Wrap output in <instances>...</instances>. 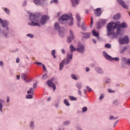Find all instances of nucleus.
<instances>
[{"label":"nucleus","instance_id":"11","mask_svg":"<svg viewBox=\"0 0 130 130\" xmlns=\"http://www.w3.org/2000/svg\"><path fill=\"white\" fill-rule=\"evenodd\" d=\"M49 19V17L48 16L44 15L41 18L40 23L42 24V25H44L45 23H46L47 20Z\"/></svg>","mask_w":130,"mask_h":130},{"label":"nucleus","instance_id":"23","mask_svg":"<svg viewBox=\"0 0 130 130\" xmlns=\"http://www.w3.org/2000/svg\"><path fill=\"white\" fill-rule=\"evenodd\" d=\"M95 70L99 74H103V71H102V69H101V68H99L97 67V68H95Z\"/></svg>","mask_w":130,"mask_h":130},{"label":"nucleus","instance_id":"59","mask_svg":"<svg viewBox=\"0 0 130 130\" xmlns=\"http://www.w3.org/2000/svg\"><path fill=\"white\" fill-rule=\"evenodd\" d=\"M84 93L85 95H86V94H87V91H86V89H84Z\"/></svg>","mask_w":130,"mask_h":130},{"label":"nucleus","instance_id":"44","mask_svg":"<svg viewBox=\"0 0 130 130\" xmlns=\"http://www.w3.org/2000/svg\"><path fill=\"white\" fill-rule=\"evenodd\" d=\"M30 126L31 128H33V127H34V123L33 122H31Z\"/></svg>","mask_w":130,"mask_h":130},{"label":"nucleus","instance_id":"46","mask_svg":"<svg viewBox=\"0 0 130 130\" xmlns=\"http://www.w3.org/2000/svg\"><path fill=\"white\" fill-rule=\"evenodd\" d=\"M108 92H109V93H114V91L112 90H111L110 89H108Z\"/></svg>","mask_w":130,"mask_h":130},{"label":"nucleus","instance_id":"57","mask_svg":"<svg viewBox=\"0 0 130 130\" xmlns=\"http://www.w3.org/2000/svg\"><path fill=\"white\" fill-rule=\"evenodd\" d=\"M4 64V62L3 61H0V66H3Z\"/></svg>","mask_w":130,"mask_h":130},{"label":"nucleus","instance_id":"8","mask_svg":"<svg viewBox=\"0 0 130 130\" xmlns=\"http://www.w3.org/2000/svg\"><path fill=\"white\" fill-rule=\"evenodd\" d=\"M54 28L55 30H57V31H58L59 35H60V36H61V34H63V32L61 31L62 28H61V27L59 26V24H58V23H55Z\"/></svg>","mask_w":130,"mask_h":130},{"label":"nucleus","instance_id":"16","mask_svg":"<svg viewBox=\"0 0 130 130\" xmlns=\"http://www.w3.org/2000/svg\"><path fill=\"white\" fill-rule=\"evenodd\" d=\"M94 14L96 15V16H100L102 14L101 13V8H97L94 10Z\"/></svg>","mask_w":130,"mask_h":130},{"label":"nucleus","instance_id":"31","mask_svg":"<svg viewBox=\"0 0 130 130\" xmlns=\"http://www.w3.org/2000/svg\"><path fill=\"white\" fill-rule=\"evenodd\" d=\"M64 104L67 106H70V103L67 100H64Z\"/></svg>","mask_w":130,"mask_h":130},{"label":"nucleus","instance_id":"50","mask_svg":"<svg viewBox=\"0 0 130 130\" xmlns=\"http://www.w3.org/2000/svg\"><path fill=\"white\" fill-rule=\"evenodd\" d=\"M103 98H104V96H103V95H101L100 97V100H101V99H103Z\"/></svg>","mask_w":130,"mask_h":130},{"label":"nucleus","instance_id":"62","mask_svg":"<svg viewBox=\"0 0 130 130\" xmlns=\"http://www.w3.org/2000/svg\"><path fill=\"white\" fill-rule=\"evenodd\" d=\"M82 29L84 30V31H85V30H86V28H84V27H82Z\"/></svg>","mask_w":130,"mask_h":130},{"label":"nucleus","instance_id":"20","mask_svg":"<svg viewBox=\"0 0 130 130\" xmlns=\"http://www.w3.org/2000/svg\"><path fill=\"white\" fill-rule=\"evenodd\" d=\"M122 60L124 62H126L127 64L130 63V58L126 59L125 58H122Z\"/></svg>","mask_w":130,"mask_h":130},{"label":"nucleus","instance_id":"37","mask_svg":"<svg viewBox=\"0 0 130 130\" xmlns=\"http://www.w3.org/2000/svg\"><path fill=\"white\" fill-rule=\"evenodd\" d=\"M90 26L91 28L93 27V18L92 17H91V23H90Z\"/></svg>","mask_w":130,"mask_h":130},{"label":"nucleus","instance_id":"26","mask_svg":"<svg viewBox=\"0 0 130 130\" xmlns=\"http://www.w3.org/2000/svg\"><path fill=\"white\" fill-rule=\"evenodd\" d=\"M27 94H31L33 95L34 94V91H33V88H31L30 90L27 91Z\"/></svg>","mask_w":130,"mask_h":130},{"label":"nucleus","instance_id":"40","mask_svg":"<svg viewBox=\"0 0 130 130\" xmlns=\"http://www.w3.org/2000/svg\"><path fill=\"white\" fill-rule=\"evenodd\" d=\"M43 79L44 80H45L46 79H47V74H44L43 76Z\"/></svg>","mask_w":130,"mask_h":130},{"label":"nucleus","instance_id":"19","mask_svg":"<svg viewBox=\"0 0 130 130\" xmlns=\"http://www.w3.org/2000/svg\"><path fill=\"white\" fill-rule=\"evenodd\" d=\"M92 36H95V37H98V36H99V32L96 31L95 29L92 30Z\"/></svg>","mask_w":130,"mask_h":130},{"label":"nucleus","instance_id":"35","mask_svg":"<svg viewBox=\"0 0 130 130\" xmlns=\"http://www.w3.org/2000/svg\"><path fill=\"white\" fill-rule=\"evenodd\" d=\"M88 108H87L86 107H84L82 108V112H86V111L87 110Z\"/></svg>","mask_w":130,"mask_h":130},{"label":"nucleus","instance_id":"12","mask_svg":"<svg viewBox=\"0 0 130 130\" xmlns=\"http://www.w3.org/2000/svg\"><path fill=\"white\" fill-rule=\"evenodd\" d=\"M75 39V36H74V32L70 30V36L68 37L67 42L68 43H71L72 42V40H74Z\"/></svg>","mask_w":130,"mask_h":130},{"label":"nucleus","instance_id":"27","mask_svg":"<svg viewBox=\"0 0 130 130\" xmlns=\"http://www.w3.org/2000/svg\"><path fill=\"white\" fill-rule=\"evenodd\" d=\"M70 49L71 51L73 52V51H76V49L75 48V47L73 45H70Z\"/></svg>","mask_w":130,"mask_h":130},{"label":"nucleus","instance_id":"22","mask_svg":"<svg viewBox=\"0 0 130 130\" xmlns=\"http://www.w3.org/2000/svg\"><path fill=\"white\" fill-rule=\"evenodd\" d=\"M36 64L37 66H42L43 70L46 71V68H45V66H44V64H42V63H41V62H36Z\"/></svg>","mask_w":130,"mask_h":130},{"label":"nucleus","instance_id":"17","mask_svg":"<svg viewBox=\"0 0 130 130\" xmlns=\"http://www.w3.org/2000/svg\"><path fill=\"white\" fill-rule=\"evenodd\" d=\"M83 38L87 39L90 37L91 35V33L87 32V33H82Z\"/></svg>","mask_w":130,"mask_h":130},{"label":"nucleus","instance_id":"34","mask_svg":"<svg viewBox=\"0 0 130 130\" xmlns=\"http://www.w3.org/2000/svg\"><path fill=\"white\" fill-rule=\"evenodd\" d=\"M71 77L72 79H73L74 80H78V78H77V77H76V76L74 74H72L71 75Z\"/></svg>","mask_w":130,"mask_h":130},{"label":"nucleus","instance_id":"25","mask_svg":"<svg viewBox=\"0 0 130 130\" xmlns=\"http://www.w3.org/2000/svg\"><path fill=\"white\" fill-rule=\"evenodd\" d=\"M64 63V60H62V62L60 63L59 65V70L61 71L62 69H63V64Z\"/></svg>","mask_w":130,"mask_h":130},{"label":"nucleus","instance_id":"28","mask_svg":"<svg viewBox=\"0 0 130 130\" xmlns=\"http://www.w3.org/2000/svg\"><path fill=\"white\" fill-rule=\"evenodd\" d=\"M52 55L53 56L54 58H56V56H55V50H53L52 51Z\"/></svg>","mask_w":130,"mask_h":130},{"label":"nucleus","instance_id":"60","mask_svg":"<svg viewBox=\"0 0 130 130\" xmlns=\"http://www.w3.org/2000/svg\"><path fill=\"white\" fill-rule=\"evenodd\" d=\"M7 102H9V101H10V98L9 97L7 98Z\"/></svg>","mask_w":130,"mask_h":130},{"label":"nucleus","instance_id":"24","mask_svg":"<svg viewBox=\"0 0 130 130\" xmlns=\"http://www.w3.org/2000/svg\"><path fill=\"white\" fill-rule=\"evenodd\" d=\"M120 14H117L116 15H114L113 17L114 20H118V19H120Z\"/></svg>","mask_w":130,"mask_h":130},{"label":"nucleus","instance_id":"7","mask_svg":"<svg viewBox=\"0 0 130 130\" xmlns=\"http://www.w3.org/2000/svg\"><path fill=\"white\" fill-rule=\"evenodd\" d=\"M21 79L23 80V81H25L26 83H29L31 82V79H30V77L29 76L27 75L26 74H21Z\"/></svg>","mask_w":130,"mask_h":130},{"label":"nucleus","instance_id":"41","mask_svg":"<svg viewBox=\"0 0 130 130\" xmlns=\"http://www.w3.org/2000/svg\"><path fill=\"white\" fill-rule=\"evenodd\" d=\"M117 118H118L117 117L114 118V117L113 116H111L110 117L109 119L110 120L114 119L115 120L116 119H117Z\"/></svg>","mask_w":130,"mask_h":130},{"label":"nucleus","instance_id":"55","mask_svg":"<svg viewBox=\"0 0 130 130\" xmlns=\"http://www.w3.org/2000/svg\"><path fill=\"white\" fill-rule=\"evenodd\" d=\"M89 71H90V69H89V68H87L86 69V72H89Z\"/></svg>","mask_w":130,"mask_h":130},{"label":"nucleus","instance_id":"64","mask_svg":"<svg viewBox=\"0 0 130 130\" xmlns=\"http://www.w3.org/2000/svg\"><path fill=\"white\" fill-rule=\"evenodd\" d=\"M77 26H78V27H81V26L80 25V23H77Z\"/></svg>","mask_w":130,"mask_h":130},{"label":"nucleus","instance_id":"51","mask_svg":"<svg viewBox=\"0 0 130 130\" xmlns=\"http://www.w3.org/2000/svg\"><path fill=\"white\" fill-rule=\"evenodd\" d=\"M78 93H79V95H82V92L81 91V90H78Z\"/></svg>","mask_w":130,"mask_h":130},{"label":"nucleus","instance_id":"2","mask_svg":"<svg viewBox=\"0 0 130 130\" xmlns=\"http://www.w3.org/2000/svg\"><path fill=\"white\" fill-rule=\"evenodd\" d=\"M29 20L30 22H29L28 23V25H29V26H40V23H39V16H37V15L30 13Z\"/></svg>","mask_w":130,"mask_h":130},{"label":"nucleus","instance_id":"45","mask_svg":"<svg viewBox=\"0 0 130 130\" xmlns=\"http://www.w3.org/2000/svg\"><path fill=\"white\" fill-rule=\"evenodd\" d=\"M53 3H55V4H57V0H53L51 1V4H52Z\"/></svg>","mask_w":130,"mask_h":130},{"label":"nucleus","instance_id":"1","mask_svg":"<svg viewBox=\"0 0 130 130\" xmlns=\"http://www.w3.org/2000/svg\"><path fill=\"white\" fill-rule=\"evenodd\" d=\"M127 25L125 22L120 24V22H111L108 24L107 29L108 30V36L112 35L113 37L117 38L118 36H122L121 28H126Z\"/></svg>","mask_w":130,"mask_h":130},{"label":"nucleus","instance_id":"56","mask_svg":"<svg viewBox=\"0 0 130 130\" xmlns=\"http://www.w3.org/2000/svg\"><path fill=\"white\" fill-rule=\"evenodd\" d=\"M26 4H27V2L24 1V4H23V6H26Z\"/></svg>","mask_w":130,"mask_h":130},{"label":"nucleus","instance_id":"58","mask_svg":"<svg viewBox=\"0 0 130 130\" xmlns=\"http://www.w3.org/2000/svg\"><path fill=\"white\" fill-rule=\"evenodd\" d=\"M65 124H69V123H70V122L69 121H67V122H65Z\"/></svg>","mask_w":130,"mask_h":130},{"label":"nucleus","instance_id":"29","mask_svg":"<svg viewBox=\"0 0 130 130\" xmlns=\"http://www.w3.org/2000/svg\"><path fill=\"white\" fill-rule=\"evenodd\" d=\"M76 19H77L78 22H79L80 20H81V17H80V15H79V14H76Z\"/></svg>","mask_w":130,"mask_h":130},{"label":"nucleus","instance_id":"54","mask_svg":"<svg viewBox=\"0 0 130 130\" xmlns=\"http://www.w3.org/2000/svg\"><path fill=\"white\" fill-rule=\"evenodd\" d=\"M17 80H20V75L17 76Z\"/></svg>","mask_w":130,"mask_h":130},{"label":"nucleus","instance_id":"61","mask_svg":"<svg viewBox=\"0 0 130 130\" xmlns=\"http://www.w3.org/2000/svg\"><path fill=\"white\" fill-rule=\"evenodd\" d=\"M127 47H124L123 49V50H126V49H127Z\"/></svg>","mask_w":130,"mask_h":130},{"label":"nucleus","instance_id":"5","mask_svg":"<svg viewBox=\"0 0 130 130\" xmlns=\"http://www.w3.org/2000/svg\"><path fill=\"white\" fill-rule=\"evenodd\" d=\"M103 53L105 58H106V59H108V60H115V61L119 60V58L118 57L112 58L109 55L107 54L106 52H104Z\"/></svg>","mask_w":130,"mask_h":130},{"label":"nucleus","instance_id":"38","mask_svg":"<svg viewBox=\"0 0 130 130\" xmlns=\"http://www.w3.org/2000/svg\"><path fill=\"white\" fill-rule=\"evenodd\" d=\"M26 36H27V37H30V38H33V37H34V36L31 34H27Z\"/></svg>","mask_w":130,"mask_h":130},{"label":"nucleus","instance_id":"3","mask_svg":"<svg viewBox=\"0 0 130 130\" xmlns=\"http://www.w3.org/2000/svg\"><path fill=\"white\" fill-rule=\"evenodd\" d=\"M59 21H67V20H71V21L69 23V25L73 26L74 24V18H73V15H72V14H70V16L68 14L63 15L59 18Z\"/></svg>","mask_w":130,"mask_h":130},{"label":"nucleus","instance_id":"15","mask_svg":"<svg viewBox=\"0 0 130 130\" xmlns=\"http://www.w3.org/2000/svg\"><path fill=\"white\" fill-rule=\"evenodd\" d=\"M117 2L120 4V5H121L123 6L124 9H128V6L125 5V3L123 2L122 0H117Z\"/></svg>","mask_w":130,"mask_h":130},{"label":"nucleus","instance_id":"36","mask_svg":"<svg viewBox=\"0 0 130 130\" xmlns=\"http://www.w3.org/2000/svg\"><path fill=\"white\" fill-rule=\"evenodd\" d=\"M70 100H72V101H76L77 100V98L74 97V96H71L70 97Z\"/></svg>","mask_w":130,"mask_h":130},{"label":"nucleus","instance_id":"53","mask_svg":"<svg viewBox=\"0 0 130 130\" xmlns=\"http://www.w3.org/2000/svg\"><path fill=\"white\" fill-rule=\"evenodd\" d=\"M92 41H93V43H94L95 44H96V40L93 39V40H92Z\"/></svg>","mask_w":130,"mask_h":130},{"label":"nucleus","instance_id":"6","mask_svg":"<svg viewBox=\"0 0 130 130\" xmlns=\"http://www.w3.org/2000/svg\"><path fill=\"white\" fill-rule=\"evenodd\" d=\"M53 81H54V78H52L51 79V80L47 81V84L49 86V87H52L53 91H54L56 89V86H55V84H54V83H52Z\"/></svg>","mask_w":130,"mask_h":130},{"label":"nucleus","instance_id":"43","mask_svg":"<svg viewBox=\"0 0 130 130\" xmlns=\"http://www.w3.org/2000/svg\"><path fill=\"white\" fill-rule=\"evenodd\" d=\"M0 111L3 112V105L0 103Z\"/></svg>","mask_w":130,"mask_h":130},{"label":"nucleus","instance_id":"14","mask_svg":"<svg viewBox=\"0 0 130 130\" xmlns=\"http://www.w3.org/2000/svg\"><path fill=\"white\" fill-rule=\"evenodd\" d=\"M70 59H73V53H71V55H70V54H68L67 60L65 62L66 64H68V63H70V61H71Z\"/></svg>","mask_w":130,"mask_h":130},{"label":"nucleus","instance_id":"47","mask_svg":"<svg viewBox=\"0 0 130 130\" xmlns=\"http://www.w3.org/2000/svg\"><path fill=\"white\" fill-rule=\"evenodd\" d=\"M37 87V84L34 83L33 85L34 89H36Z\"/></svg>","mask_w":130,"mask_h":130},{"label":"nucleus","instance_id":"13","mask_svg":"<svg viewBox=\"0 0 130 130\" xmlns=\"http://www.w3.org/2000/svg\"><path fill=\"white\" fill-rule=\"evenodd\" d=\"M77 50L78 52H81V53H83V52L85 51V47H84V45H79L78 48H77Z\"/></svg>","mask_w":130,"mask_h":130},{"label":"nucleus","instance_id":"10","mask_svg":"<svg viewBox=\"0 0 130 130\" xmlns=\"http://www.w3.org/2000/svg\"><path fill=\"white\" fill-rule=\"evenodd\" d=\"M105 24H106V21H105V19L101 20L100 22H98L96 23L97 29H100L101 28V26H103V25H105Z\"/></svg>","mask_w":130,"mask_h":130},{"label":"nucleus","instance_id":"48","mask_svg":"<svg viewBox=\"0 0 130 130\" xmlns=\"http://www.w3.org/2000/svg\"><path fill=\"white\" fill-rule=\"evenodd\" d=\"M117 122H118V121L117 120L115 122L114 124V127H115L116 126V125L117 124Z\"/></svg>","mask_w":130,"mask_h":130},{"label":"nucleus","instance_id":"32","mask_svg":"<svg viewBox=\"0 0 130 130\" xmlns=\"http://www.w3.org/2000/svg\"><path fill=\"white\" fill-rule=\"evenodd\" d=\"M105 46L106 48H111V45L109 44H106Z\"/></svg>","mask_w":130,"mask_h":130},{"label":"nucleus","instance_id":"63","mask_svg":"<svg viewBox=\"0 0 130 130\" xmlns=\"http://www.w3.org/2000/svg\"><path fill=\"white\" fill-rule=\"evenodd\" d=\"M88 10H86L85 11V14H88Z\"/></svg>","mask_w":130,"mask_h":130},{"label":"nucleus","instance_id":"21","mask_svg":"<svg viewBox=\"0 0 130 130\" xmlns=\"http://www.w3.org/2000/svg\"><path fill=\"white\" fill-rule=\"evenodd\" d=\"M34 3L37 6H40L42 4V2L40 0H35Z\"/></svg>","mask_w":130,"mask_h":130},{"label":"nucleus","instance_id":"49","mask_svg":"<svg viewBox=\"0 0 130 130\" xmlns=\"http://www.w3.org/2000/svg\"><path fill=\"white\" fill-rule=\"evenodd\" d=\"M61 50V52L63 53V54H64V53H66V51L64 50V49H62Z\"/></svg>","mask_w":130,"mask_h":130},{"label":"nucleus","instance_id":"39","mask_svg":"<svg viewBox=\"0 0 130 130\" xmlns=\"http://www.w3.org/2000/svg\"><path fill=\"white\" fill-rule=\"evenodd\" d=\"M86 89L88 92H91L92 91V89H91L89 86H86Z\"/></svg>","mask_w":130,"mask_h":130},{"label":"nucleus","instance_id":"9","mask_svg":"<svg viewBox=\"0 0 130 130\" xmlns=\"http://www.w3.org/2000/svg\"><path fill=\"white\" fill-rule=\"evenodd\" d=\"M0 23L2 24L3 28H6L7 30H9V27H8L9 22L7 20H3V19L0 18Z\"/></svg>","mask_w":130,"mask_h":130},{"label":"nucleus","instance_id":"18","mask_svg":"<svg viewBox=\"0 0 130 130\" xmlns=\"http://www.w3.org/2000/svg\"><path fill=\"white\" fill-rule=\"evenodd\" d=\"M72 5L73 7H76V6L79 5V2L80 0H71Z\"/></svg>","mask_w":130,"mask_h":130},{"label":"nucleus","instance_id":"33","mask_svg":"<svg viewBox=\"0 0 130 130\" xmlns=\"http://www.w3.org/2000/svg\"><path fill=\"white\" fill-rule=\"evenodd\" d=\"M76 87L80 90L82 88V86H81V84L80 83H77L76 84Z\"/></svg>","mask_w":130,"mask_h":130},{"label":"nucleus","instance_id":"4","mask_svg":"<svg viewBox=\"0 0 130 130\" xmlns=\"http://www.w3.org/2000/svg\"><path fill=\"white\" fill-rule=\"evenodd\" d=\"M119 42L120 44H127L129 42V39L127 36H125L124 38H119Z\"/></svg>","mask_w":130,"mask_h":130},{"label":"nucleus","instance_id":"42","mask_svg":"<svg viewBox=\"0 0 130 130\" xmlns=\"http://www.w3.org/2000/svg\"><path fill=\"white\" fill-rule=\"evenodd\" d=\"M4 11L7 14H10V11H9L7 8H5Z\"/></svg>","mask_w":130,"mask_h":130},{"label":"nucleus","instance_id":"30","mask_svg":"<svg viewBox=\"0 0 130 130\" xmlns=\"http://www.w3.org/2000/svg\"><path fill=\"white\" fill-rule=\"evenodd\" d=\"M26 99H32L33 98V96L31 94H28L26 96Z\"/></svg>","mask_w":130,"mask_h":130},{"label":"nucleus","instance_id":"52","mask_svg":"<svg viewBox=\"0 0 130 130\" xmlns=\"http://www.w3.org/2000/svg\"><path fill=\"white\" fill-rule=\"evenodd\" d=\"M20 62V59L19 58H17V59H16V62Z\"/></svg>","mask_w":130,"mask_h":130}]
</instances>
